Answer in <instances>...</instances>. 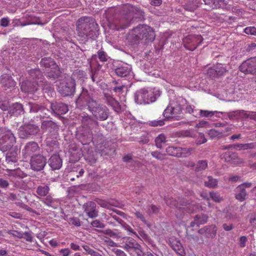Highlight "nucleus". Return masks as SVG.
<instances>
[{
	"label": "nucleus",
	"instance_id": "obj_28",
	"mask_svg": "<svg viewBox=\"0 0 256 256\" xmlns=\"http://www.w3.org/2000/svg\"><path fill=\"white\" fill-rule=\"evenodd\" d=\"M24 108L23 106L20 103L12 104L9 110V114L12 116H18L24 114Z\"/></svg>",
	"mask_w": 256,
	"mask_h": 256
},
{
	"label": "nucleus",
	"instance_id": "obj_32",
	"mask_svg": "<svg viewBox=\"0 0 256 256\" xmlns=\"http://www.w3.org/2000/svg\"><path fill=\"white\" fill-rule=\"evenodd\" d=\"M92 139V134L90 130L86 133H82L78 135V140L83 145L89 144Z\"/></svg>",
	"mask_w": 256,
	"mask_h": 256
},
{
	"label": "nucleus",
	"instance_id": "obj_33",
	"mask_svg": "<svg viewBox=\"0 0 256 256\" xmlns=\"http://www.w3.org/2000/svg\"><path fill=\"white\" fill-rule=\"evenodd\" d=\"M236 198L240 202H242L246 199V192L242 185H240L236 187L235 190Z\"/></svg>",
	"mask_w": 256,
	"mask_h": 256
},
{
	"label": "nucleus",
	"instance_id": "obj_19",
	"mask_svg": "<svg viewBox=\"0 0 256 256\" xmlns=\"http://www.w3.org/2000/svg\"><path fill=\"white\" fill-rule=\"evenodd\" d=\"M216 228L214 225L205 226L198 230V233L204 234L206 238H213L216 234Z\"/></svg>",
	"mask_w": 256,
	"mask_h": 256
},
{
	"label": "nucleus",
	"instance_id": "obj_52",
	"mask_svg": "<svg viewBox=\"0 0 256 256\" xmlns=\"http://www.w3.org/2000/svg\"><path fill=\"white\" fill-rule=\"evenodd\" d=\"M207 74L212 78H215L220 76L218 73L216 72L215 68H210L207 70Z\"/></svg>",
	"mask_w": 256,
	"mask_h": 256
},
{
	"label": "nucleus",
	"instance_id": "obj_39",
	"mask_svg": "<svg viewBox=\"0 0 256 256\" xmlns=\"http://www.w3.org/2000/svg\"><path fill=\"white\" fill-rule=\"evenodd\" d=\"M180 147L170 146L166 148V152L170 156L180 157Z\"/></svg>",
	"mask_w": 256,
	"mask_h": 256
},
{
	"label": "nucleus",
	"instance_id": "obj_15",
	"mask_svg": "<svg viewBox=\"0 0 256 256\" xmlns=\"http://www.w3.org/2000/svg\"><path fill=\"white\" fill-rule=\"evenodd\" d=\"M125 238L126 239V242L124 245V248L128 252L132 250L136 254L137 256H141L142 251L140 245L133 238Z\"/></svg>",
	"mask_w": 256,
	"mask_h": 256
},
{
	"label": "nucleus",
	"instance_id": "obj_12",
	"mask_svg": "<svg viewBox=\"0 0 256 256\" xmlns=\"http://www.w3.org/2000/svg\"><path fill=\"white\" fill-rule=\"evenodd\" d=\"M202 40L200 35H189L183 39V43L186 49L193 51L201 44Z\"/></svg>",
	"mask_w": 256,
	"mask_h": 256
},
{
	"label": "nucleus",
	"instance_id": "obj_24",
	"mask_svg": "<svg viewBox=\"0 0 256 256\" xmlns=\"http://www.w3.org/2000/svg\"><path fill=\"white\" fill-rule=\"evenodd\" d=\"M48 164L52 170H58L62 166V160L58 155L54 154L49 159Z\"/></svg>",
	"mask_w": 256,
	"mask_h": 256
},
{
	"label": "nucleus",
	"instance_id": "obj_14",
	"mask_svg": "<svg viewBox=\"0 0 256 256\" xmlns=\"http://www.w3.org/2000/svg\"><path fill=\"white\" fill-rule=\"evenodd\" d=\"M46 163V160L42 155L37 154L32 156L30 159L31 168L34 171L42 170Z\"/></svg>",
	"mask_w": 256,
	"mask_h": 256
},
{
	"label": "nucleus",
	"instance_id": "obj_5",
	"mask_svg": "<svg viewBox=\"0 0 256 256\" xmlns=\"http://www.w3.org/2000/svg\"><path fill=\"white\" fill-rule=\"evenodd\" d=\"M148 41H153L155 38V34L152 28L146 25H139L134 28L129 36V38L132 40V42L136 44L143 38Z\"/></svg>",
	"mask_w": 256,
	"mask_h": 256
},
{
	"label": "nucleus",
	"instance_id": "obj_26",
	"mask_svg": "<svg viewBox=\"0 0 256 256\" xmlns=\"http://www.w3.org/2000/svg\"><path fill=\"white\" fill-rule=\"evenodd\" d=\"M0 82L3 88L6 90L12 87H14L16 82L8 74H3L0 78Z\"/></svg>",
	"mask_w": 256,
	"mask_h": 256
},
{
	"label": "nucleus",
	"instance_id": "obj_17",
	"mask_svg": "<svg viewBox=\"0 0 256 256\" xmlns=\"http://www.w3.org/2000/svg\"><path fill=\"white\" fill-rule=\"evenodd\" d=\"M39 150L38 144L34 142H28L22 150V154L24 158L30 156Z\"/></svg>",
	"mask_w": 256,
	"mask_h": 256
},
{
	"label": "nucleus",
	"instance_id": "obj_48",
	"mask_svg": "<svg viewBox=\"0 0 256 256\" xmlns=\"http://www.w3.org/2000/svg\"><path fill=\"white\" fill-rule=\"evenodd\" d=\"M90 225L94 227L100 229H102L105 228V224L98 220H96L92 221L90 223Z\"/></svg>",
	"mask_w": 256,
	"mask_h": 256
},
{
	"label": "nucleus",
	"instance_id": "obj_23",
	"mask_svg": "<svg viewBox=\"0 0 256 256\" xmlns=\"http://www.w3.org/2000/svg\"><path fill=\"white\" fill-rule=\"evenodd\" d=\"M223 157L226 162H232L235 164H239L244 162L242 159L238 158L236 154L230 152L224 153Z\"/></svg>",
	"mask_w": 256,
	"mask_h": 256
},
{
	"label": "nucleus",
	"instance_id": "obj_46",
	"mask_svg": "<svg viewBox=\"0 0 256 256\" xmlns=\"http://www.w3.org/2000/svg\"><path fill=\"white\" fill-rule=\"evenodd\" d=\"M46 146L50 147V150H53L54 149H56L58 147V142L56 140H50V138H47L46 140Z\"/></svg>",
	"mask_w": 256,
	"mask_h": 256
},
{
	"label": "nucleus",
	"instance_id": "obj_6",
	"mask_svg": "<svg viewBox=\"0 0 256 256\" xmlns=\"http://www.w3.org/2000/svg\"><path fill=\"white\" fill-rule=\"evenodd\" d=\"M40 64L42 66L48 68V70H50L47 72V76L49 78L54 80L60 76L61 72L60 68L52 58H42Z\"/></svg>",
	"mask_w": 256,
	"mask_h": 256
},
{
	"label": "nucleus",
	"instance_id": "obj_34",
	"mask_svg": "<svg viewBox=\"0 0 256 256\" xmlns=\"http://www.w3.org/2000/svg\"><path fill=\"white\" fill-rule=\"evenodd\" d=\"M96 231L98 232H101L104 234H106L108 236L115 239H119L122 237V233L120 232H118L116 230L114 231L110 229H107L105 230H97Z\"/></svg>",
	"mask_w": 256,
	"mask_h": 256
},
{
	"label": "nucleus",
	"instance_id": "obj_30",
	"mask_svg": "<svg viewBox=\"0 0 256 256\" xmlns=\"http://www.w3.org/2000/svg\"><path fill=\"white\" fill-rule=\"evenodd\" d=\"M207 221L208 216L206 215L203 214H197L194 216V221L190 222V226H199L200 224L206 223Z\"/></svg>",
	"mask_w": 256,
	"mask_h": 256
},
{
	"label": "nucleus",
	"instance_id": "obj_4",
	"mask_svg": "<svg viewBox=\"0 0 256 256\" xmlns=\"http://www.w3.org/2000/svg\"><path fill=\"white\" fill-rule=\"evenodd\" d=\"M128 14L122 18L118 22H116L115 28L119 30L127 28L134 19H141L144 17V12L137 8L131 6H126Z\"/></svg>",
	"mask_w": 256,
	"mask_h": 256
},
{
	"label": "nucleus",
	"instance_id": "obj_31",
	"mask_svg": "<svg viewBox=\"0 0 256 256\" xmlns=\"http://www.w3.org/2000/svg\"><path fill=\"white\" fill-rule=\"evenodd\" d=\"M41 201L48 207L56 208L60 202L58 200L53 198L50 195H46Z\"/></svg>",
	"mask_w": 256,
	"mask_h": 256
},
{
	"label": "nucleus",
	"instance_id": "obj_44",
	"mask_svg": "<svg viewBox=\"0 0 256 256\" xmlns=\"http://www.w3.org/2000/svg\"><path fill=\"white\" fill-rule=\"evenodd\" d=\"M240 114H242V110H237L227 113V116L230 120L238 119Z\"/></svg>",
	"mask_w": 256,
	"mask_h": 256
},
{
	"label": "nucleus",
	"instance_id": "obj_20",
	"mask_svg": "<svg viewBox=\"0 0 256 256\" xmlns=\"http://www.w3.org/2000/svg\"><path fill=\"white\" fill-rule=\"evenodd\" d=\"M41 128L44 132L48 131L50 132H56L58 130V127L54 122L50 120H48L42 122Z\"/></svg>",
	"mask_w": 256,
	"mask_h": 256
},
{
	"label": "nucleus",
	"instance_id": "obj_54",
	"mask_svg": "<svg viewBox=\"0 0 256 256\" xmlns=\"http://www.w3.org/2000/svg\"><path fill=\"white\" fill-rule=\"evenodd\" d=\"M98 55L99 60L102 62H105L108 60V56L102 50H98Z\"/></svg>",
	"mask_w": 256,
	"mask_h": 256
},
{
	"label": "nucleus",
	"instance_id": "obj_36",
	"mask_svg": "<svg viewBox=\"0 0 256 256\" xmlns=\"http://www.w3.org/2000/svg\"><path fill=\"white\" fill-rule=\"evenodd\" d=\"M233 148L239 150H246L248 149H254L256 148V143L251 142L248 144H238L233 145Z\"/></svg>",
	"mask_w": 256,
	"mask_h": 256
},
{
	"label": "nucleus",
	"instance_id": "obj_18",
	"mask_svg": "<svg viewBox=\"0 0 256 256\" xmlns=\"http://www.w3.org/2000/svg\"><path fill=\"white\" fill-rule=\"evenodd\" d=\"M50 108L52 112L57 115L65 114L68 110L67 105L62 102H52L50 104Z\"/></svg>",
	"mask_w": 256,
	"mask_h": 256
},
{
	"label": "nucleus",
	"instance_id": "obj_63",
	"mask_svg": "<svg viewBox=\"0 0 256 256\" xmlns=\"http://www.w3.org/2000/svg\"><path fill=\"white\" fill-rule=\"evenodd\" d=\"M206 139L205 138V136L204 134L200 133L198 137L196 140V144H200L204 143H205L206 142Z\"/></svg>",
	"mask_w": 256,
	"mask_h": 256
},
{
	"label": "nucleus",
	"instance_id": "obj_50",
	"mask_svg": "<svg viewBox=\"0 0 256 256\" xmlns=\"http://www.w3.org/2000/svg\"><path fill=\"white\" fill-rule=\"evenodd\" d=\"M151 155L154 158L160 160H162L164 159L165 154H162L158 151H154L151 152Z\"/></svg>",
	"mask_w": 256,
	"mask_h": 256
},
{
	"label": "nucleus",
	"instance_id": "obj_41",
	"mask_svg": "<svg viewBox=\"0 0 256 256\" xmlns=\"http://www.w3.org/2000/svg\"><path fill=\"white\" fill-rule=\"evenodd\" d=\"M166 142V138L164 134H159L155 138V144L156 146L160 149L162 148V144Z\"/></svg>",
	"mask_w": 256,
	"mask_h": 256
},
{
	"label": "nucleus",
	"instance_id": "obj_16",
	"mask_svg": "<svg viewBox=\"0 0 256 256\" xmlns=\"http://www.w3.org/2000/svg\"><path fill=\"white\" fill-rule=\"evenodd\" d=\"M96 207V203L93 202H88L83 205L84 212L90 218H94L98 216V212Z\"/></svg>",
	"mask_w": 256,
	"mask_h": 256
},
{
	"label": "nucleus",
	"instance_id": "obj_3",
	"mask_svg": "<svg viewBox=\"0 0 256 256\" xmlns=\"http://www.w3.org/2000/svg\"><path fill=\"white\" fill-rule=\"evenodd\" d=\"M29 74L33 80H27L22 82L21 89L26 93H34L38 90L39 87L43 88L46 82L39 70H31Z\"/></svg>",
	"mask_w": 256,
	"mask_h": 256
},
{
	"label": "nucleus",
	"instance_id": "obj_45",
	"mask_svg": "<svg viewBox=\"0 0 256 256\" xmlns=\"http://www.w3.org/2000/svg\"><path fill=\"white\" fill-rule=\"evenodd\" d=\"M216 72L219 76H222L226 74L228 70L226 66L222 64H218L216 66Z\"/></svg>",
	"mask_w": 256,
	"mask_h": 256
},
{
	"label": "nucleus",
	"instance_id": "obj_7",
	"mask_svg": "<svg viewBox=\"0 0 256 256\" xmlns=\"http://www.w3.org/2000/svg\"><path fill=\"white\" fill-rule=\"evenodd\" d=\"M2 135L0 136V150L6 152L10 149L16 142V138L10 130H2Z\"/></svg>",
	"mask_w": 256,
	"mask_h": 256
},
{
	"label": "nucleus",
	"instance_id": "obj_53",
	"mask_svg": "<svg viewBox=\"0 0 256 256\" xmlns=\"http://www.w3.org/2000/svg\"><path fill=\"white\" fill-rule=\"evenodd\" d=\"M146 212L148 214H156L159 211V208L154 205H150L147 210Z\"/></svg>",
	"mask_w": 256,
	"mask_h": 256
},
{
	"label": "nucleus",
	"instance_id": "obj_60",
	"mask_svg": "<svg viewBox=\"0 0 256 256\" xmlns=\"http://www.w3.org/2000/svg\"><path fill=\"white\" fill-rule=\"evenodd\" d=\"M135 216L141 220L144 224H147V221L146 220L144 216L140 212L136 210L135 212H134Z\"/></svg>",
	"mask_w": 256,
	"mask_h": 256
},
{
	"label": "nucleus",
	"instance_id": "obj_1",
	"mask_svg": "<svg viewBox=\"0 0 256 256\" xmlns=\"http://www.w3.org/2000/svg\"><path fill=\"white\" fill-rule=\"evenodd\" d=\"M76 104L81 108H87L96 120H106L108 116V110L106 106L98 103L95 100L93 94L83 88L78 98Z\"/></svg>",
	"mask_w": 256,
	"mask_h": 256
},
{
	"label": "nucleus",
	"instance_id": "obj_8",
	"mask_svg": "<svg viewBox=\"0 0 256 256\" xmlns=\"http://www.w3.org/2000/svg\"><path fill=\"white\" fill-rule=\"evenodd\" d=\"M156 98V94L153 92L148 91L146 88L140 89L134 94V100L138 104H149L155 102Z\"/></svg>",
	"mask_w": 256,
	"mask_h": 256
},
{
	"label": "nucleus",
	"instance_id": "obj_10",
	"mask_svg": "<svg viewBox=\"0 0 256 256\" xmlns=\"http://www.w3.org/2000/svg\"><path fill=\"white\" fill-rule=\"evenodd\" d=\"M75 81L72 78H69L60 83L58 86V92L63 96H70L74 94L75 91Z\"/></svg>",
	"mask_w": 256,
	"mask_h": 256
},
{
	"label": "nucleus",
	"instance_id": "obj_27",
	"mask_svg": "<svg viewBox=\"0 0 256 256\" xmlns=\"http://www.w3.org/2000/svg\"><path fill=\"white\" fill-rule=\"evenodd\" d=\"M94 124H96V126L98 125V122L97 120H94L92 116L88 115H84L82 116V126L83 128L90 129L92 128Z\"/></svg>",
	"mask_w": 256,
	"mask_h": 256
},
{
	"label": "nucleus",
	"instance_id": "obj_55",
	"mask_svg": "<svg viewBox=\"0 0 256 256\" xmlns=\"http://www.w3.org/2000/svg\"><path fill=\"white\" fill-rule=\"evenodd\" d=\"M228 4V2L226 0H216V8H224Z\"/></svg>",
	"mask_w": 256,
	"mask_h": 256
},
{
	"label": "nucleus",
	"instance_id": "obj_51",
	"mask_svg": "<svg viewBox=\"0 0 256 256\" xmlns=\"http://www.w3.org/2000/svg\"><path fill=\"white\" fill-rule=\"evenodd\" d=\"M242 115L246 118H250L252 120H256V112H250L248 113L244 111V110H242Z\"/></svg>",
	"mask_w": 256,
	"mask_h": 256
},
{
	"label": "nucleus",
	"instance_id": "obj_2",
	"mask_svg": "<svg viewBox=\"0 0 256 256\" xmlns=\"http://www.w3.org/2000/svg\"><path fill=\"white\" fill-rule=\"evenodd\" d=\"M76 26L78 36L82 40L94 39L99 34L98 24L91 17L83 16L80 18Z\"/></svg>",
	"mask_w": 256,
	"mask_h": 256
},
{
	"label": "nucleus",
	"instance_id": "obj_22",
	"mask_svg": "<svg viewBox=\"0 0 256 256\" xmlns=\"http://www.w3.org/2000/svg\"><path fill=\"white\" fill-rule=\"evenodd\" d=\"M20 152L18 150L12 148L6 153V162L8 164H12L18 162V154Z\"/></svg>",
	"mask_w": 256,
	"mask_h": 256
},
{
	"label": "nucleus",
	"instance_id": "obj_62",
	"mask_svg": "<svg viewBox=\"0 0 256 256\" xmlns=\"http://www.w3.org/2000/svg\"><path fill=\"white\" fill-rule=\"evenodd\" d=\"M210 198L216 202H220L221 200V198L217 192H214L210 193Z\"/></svg>",
	"mask_w": 256,
	"mask_h": 256
},
{
	"label": "nucleus",
	"instance_id": "obj_11",
	"mask_svg": "<svg viewBox=\"0 0 256 256\" xmlns=\"http://www.w3.org/2000/svg\"><path fill=\"white\" fill-rule=\"evenodd\" d=\"M39 131L40 128L37 126L26 123L19 128L18 133L20 138H26L36 134Z\"/></svg>",
	"mask_w": 256,
	"mask_h": 256
},
{
	"label": "nucleus",
	"instance_id": "obj_58",
	"mask_svg": "<svg viewBox=\"0 0 256 256\" xmlns=\"http://www.w3.org/2000/svg\"><path fill=\"white\" fill-rule=\"evenodd\" d=\"M68 222L70 224H73L76 226H80L81 225L80 220L78 218H70Z\"/></svg>",
	"mask_w": 256,
	"mask_h": 256
},
{
	"label": "nucleus",
	"instance_id": "obj_49",
	"mask_svg": "<svg viewBox=\"0 0 256 256\" xmlns=\"http://www.w3.org/2000/svg\"><path fill=\"white\" fill-rule=\"evenodd\" d=\"M216 113H221L222 114V112H218L217 111H209L206 110H201L200 112V114L205 117H208V116H212L214 115Z\"/></svg>",
	"mask_w": 256,
	"mask_h": 256
},
{
	"label": "nucleus",
	"instance_id": "obj_25",
	"mask_svg": "<svg viewBox=\"0 0 256 256\" xmlns=\"http://www.w3.org/2000/svg\"><path fill=\"white\" fill-rule=\"evenodd\" d=\"M132 70L131 66L124 64L120 66H119L114 70L116 74L120 77H124L127 76L130 73Z\"/></svg>",
	"mask_w": 256,
	"mask_h": 256
},
{
	"label": "nucleus",
	"instance_id": "obj_57",
	"mask_svg": "<svg viewBox=\"0 0 256 256\" xmlns=\"http://www.w3.org/2000/svg\"><path fill=\"white\" fill-rule=\"evenodd\" d=\"M208 134L211 138H213L216 137H220L221 136L222 133L216 130L212 129L209 130Z\"/></svg>",
	"mask_w": 256,
	"mask_h": 256
},
{
	"label": "nucleus",
	"instance_id": "obj_56",
	"mask_svg": "<svg viewBox=\"0 0 256 256\" xmlns=\"http://www.w3.org/2000/svg\"><path fill=\"white\" fill-rule=\"evenodd\" d=\"M122 226L123 228L127 230L129 232V234H132L134 236H136V237H138V234L136 233L134 230L127 224H126L125 222L122 225Z\"/></svg>",
	"mask_w": 256,
	"mask_h": 256
},
{
	"label": "nucleus",
	"instance_id": "obj_29",
	"mask_svg": "<svg viewBox=\"0 0 256 256\" xmlns=\"http://www.w3.org/2000/svg\"><path fill=\"white\" fill-rule=\"evenodd\" d=\"M170 246L178 254L181 256H184L185 254V252L183 246L180 244V242L176 239L172 240L170 242Z\"/></svg>",
	"mask_w": 256,
	"mask_h": 256
},
{
	"label": "nucleus",
	"instance_id": "obj_61",
	"mask_svg": "<svg viewBox=\"0 0 256 256\" xmlns=\"http://www.w3.org/2000/svg\"><path fill=\"white\" fill-rule=\"evenodd\" d=\"M8 234L20 238H24L23 233L17 230H10L8 232Z\"/></svg>",
	"mask_w": 256,
	"mask_h": 256
},
{
	"label": "nucleus",
	"instance_id": "obj_37",
	"mask_svg": "<svg viewBox=\"0 0 256 256\" xmlns=\"http://www.w3.org/2000/svg\"><path fill=\"white\" fill-rule=\"evenodd\" d=\"M50 188L47 185L39 186H38L36 192L40 196L44 197L48 194Z\"/></svg>",
	"mask_w": 256,
	"mask_h": 256
},
{
	"label": "nucleus",
	"instance_id": "obj_42",
	"mask_svg": "<svg viewBox=\"0 0 256 256\" xmlns=\"http://www.w3.org/2000/svg\"><path fill=\"white\" fill-rule=\"evenodd\" d=\"M98 204L102 207L110 208V206H118L116 202L112 201L111 202H107L104 200H100L98 201Z\"/></svg>",
	"mask_w": 256,
	"mask_h": 256
},
{
	"label": "nucleus",
	"instance_id": "obj_35",
	"mask_svg": "<svg viewBox=\"0 0 256 256\" xmlns=\"http://www.w3.org/2000/svg\"><path fill=\"white\" fill-rule=\"evenodd\" d=\"M42 106V104L36 103L28 102L26 104L25 108L30 112L40 114Z\"/></svg>",
	"mask_w": 256,
	"mask_h": 256
},
{
	"label": "nucleus",
	"instance_id": "obj_64",
	"mask_svg": "<svg viewBox=\"0 0 256 256\" xmlns=\"http://www.w3.org/2000/svg\"><path fill=\"white\" fill-rule=\"evenodd\" d=\"M149 124L152 126H162L164 124V122L163 120H152L150 122Z\"/></svg>",
	"mask_w": 256,
	"mask_h": 256
},
{
	"label": "nucleus",
	"instance_id": "obj_13",
	"mask_svg": "<svg viewBox=\"0 0 256 256\" xmlns=\"http://www.w3.org/2000/svg\"><path fill=\"white\" fill-rule=\"evenodd\" d=\"M240 70L245 74H256V58L244 61L240 66Z\"/></svg>",
	"mask_w": 256,
	"mask_h": 256
},
{
	"label": "nucleus",
	"instance_id": "obj_21",
	"mask_svg": "<svg viewBox=\"0 0 256 256\" xmlns=\"http://www.w3.org/2000/svg\"><path fill=\"white\" fill-rule=\"evenodd\" d=\"M178 200H180V204H178V202L176 199H174L168 196L164 198V201L166 204L172 208L174 207L180 209L182 208H181L180 206H184L186 205L187 202L184 199L178 198Z\"/></svg>",
	"mask_w": 256,
	"mask_h": 256
},
{
	"label": "nucleus",
	"instance_id": "obj_47",
	"mask_svg": "<svg viewBox=\"0 0 256 256\" xmlns=\"http://www.w3.org/2000/svg\"><path fill=\"white\" fill-rule=\"evenodd\" d=\"M193 150L192 148H182L180 147V157H186L191 154Z\"/></svg>",
	"mask_w": 256,
	"mask_h": 256
},
{
	"label": "nucleus",
	"instance_id": "obj_43",
	"mask_svg": "<svg viewBox=\"0 0 256 256\" xmlns=\"http://www.w3.org/2000/svg\"><path fill=\"white\" fill-rule=\"evenodd\" d=\"M208 167V162L206 160H200L196 164V170L201 171L206 170Z\"/></svg>",
	"mask_w": 256,
	"mask_h": 256
},
{
	"label": "nucleus",
	"instance_id": "obj_40",
	"mask_svg": "<svg viewBox=\"0 0 256 256\" xmlns=\"http://www.w3.org/2000/svg\"><path fill=\"white\" fill-rule=\"evenodd\" d=\"M206 186L210 188H215L218 185V180L211 176H208L204 181Z\"/></svg>",
	"mask_w": 256,
	"mask_h": 256
},
{
	"label": "nucleus",
	"instance_id": "obj_38",
	"mask_svg": "<svg viewBox=\"0 0 256 256\" xmlns=\"http://www.w3.org/2000/svg\"><path fill=\"white\" fill-rule=\"evenodd\" d=\"M104 99L106 103L113 108H116L118 105V102L108 94H104Z\"/></svg>",
	"mask_w": 256,
	"mask_h": 256
},
{
	"label": "nucleus",
	"instance_id": "obj_9",
	"mask_svg": "<svg viewBox=\"0 0 256 256\" xmlns=\"http://www.w3.org/2000/svg\"><path fill=\"white\" fill-rule=\"evenodd\" d=\"M182 108L178 100H170L169 104L163 112V116L166 118H177L180 117L182 113Z\"/></svg>",
	"mask_w": 256,
	"mask_h": 256
},
{
	"label": "nucleus",
	"instance_id": "obj_59",
	"mask_svg": "<svg viewBox=\"0 0 256 256\" xmlns=\"http://www.w3.org/2000/svg\"><path fill=\"white\" fill-rule=\"evenodd\" d=\"M244 32L247 34L256 35V28L254 26H249L244 28Z\"/></svg>",
	"mask_w": 256,
	"mask_h": 256
}]
</instances>
